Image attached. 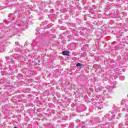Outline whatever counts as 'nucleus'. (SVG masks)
Instances as JSON below:
<instances>
[{"label":"nucleus","mask_w":128,"mask_h":128,"mask_svg":"<svg viewBox=\"0 0 128 128\" xmlns=\"http://www.w3.org/2000/svg\"><path fill=\"white\" fill-rule=\"evenodd\" d=\"M112 18H118V13H116V12H114V10H112V13L110 14V15Z\"/></svg>","instance_id":"obj_4"},{"label":"nucleus","mask_w":128,"mask_h":128,"mask_svg":"<svg viewBox=\"0 0 128 128\" xmlns=\"http://www.w3.org/2000/svg\"><path fill=\"white\" fill-rule=\"evenodd\" d=\"M42 24H45V26H46V24H48V22H43Z\"/></svg>","instance_id":"obj_24"},{"label":"nucleus","mask_w":128,"mask_h":128,"mask_svg":"<svg viewBox=\"0 0 128 128\" xmlns=\"http://www.w3.org/2000/svg\"><path fill=\"white\" fill-rule=\"evenodd\" d=\"M103 106H102V104H100L99 106H98L96 108V110H102V108Z\"/></svg>","instance_id":"obj_13"},{"label":"nucleus","mask_w":128,"mask_h":128,"mask_svg":"<svg viewBox=\"0 0 128 128\" xmlns=\"http://www.w3.org/2000/svg\"><path fill=\"white\" fill-rule=\"evenodd\" d=\"M70 128H74V124L70 123Z\"/></svg>","instance_id":"obj_15"},{"label":"nucleus","mask_w":128,"mask_h":128,"mask_svg":"<svg viewBox=\"0 0 128 128\" xmlns=\"http://www.w3.org/2000/svg\"><path fill=\"white\" fill-rule=\"evenodd\" d=\"M4 22H6L7 20H4Z\"/></svg>","instance_id":"obj_31"},{"label":"nucleus","mask_w":128,"mask_h":128,"mask_svg":"<svg viewBox=\"0 0 128 128\" xmlns=\"http://www.w3.org/2000/svg\"><path fill=\"white\" fill-rule=\"evenodd\" d=\"M36 30L37 32H38V29H36Z\"/></svg>","instance_id":"obj_35"},{"label":"nucleus","mask_w":128,"mask_h":128,"mask_svg":"<svg viewBox=\"0 0 128 128\" xmlns=\"http://www.w3.org/2000/svg\"><path fill=\"white\" fill-rule=\"evenodd\" d=\"M15 44H16V46H18V42H16Z\"/></svg>","instance_id":"obj_28"},{"label":"nucleus","mask_w":128,"mask_h":128,"mask_svg":"<svg viewBox=\"0 0 128 128\" xmlns=\"http://www.w3.org/2000/svg\"><path fill=\"white\" fill-rule=\"evenodd\" d=\"M88 45H85V46H84V48H88Z\"/></svg>","instance_id":"obj_29"},{"label":"nucleus","mask_w":128,"mask_h":128,"mask_svg":"<svg viewBox=\"0 0 128 128\" xmlns=\"http://www.w3.org/2000/svg\"><path fill=\"white\" fill-rule=\"evenodd\" d=\"M62 30H66V28L64 27Z\"/></svg>","instance_id":"obj_33"},{"label":"nucleus","mask_w":128,"mask_h":128,"mask_svg":"<svg viewBox=\"0 0 128 128\" xmlns=\"http://www.w3.org/2000/svg\"><path fill=\"white\" fill-rule=\"evenodd\" d=\"M56 6H60V2L59 1L56 2Z\"/></svg>","instance_id":"obj_20"},{"label":"nucleus","mask_w":128,"mask_h":128,"mask_svg":"<svg viewBox=\"0 0 128 128\" xmlns=\"http://www.w3.org/2000/svg\"><path fill=\"white\" fill-rule=\"evenodd\" d=\"M96 104H98V103H96Z\"/></svg>","instance_id":"obj_39"},{"label":"nucleus","mask_w":128,"mask_h":128,"mask_svg":"<svg viewBox=\"0 0 128 128\" xmlns=\"http://www.w3.org/2000/svg\"><path fill=\"white\" fill-rule=\"evenodd\" d=\"M4 52V46H0V52Z\"/></svg>","instance_id":"obj_12"},{"label":"nucleus","mask_w":128,"mask_h":128,"mask_svg":"<svg viewBox=\"0 0 128 128\" xmlns=\"http://www.w3.org/2000/svg\"><path fill=\"white\" fill-rule=\"evenodd\" d=\"M14 16V14H10L8 15V16L10 17V16Z\"/></svg>","instance_id":"obj_26"},{"label":"nucleus","mask_w":128,"mask_h":128,"mask_svg":"<svg viewBox=\"0 0 128 128\" xmlns=\"http://www.w3.org/2000/svg\"><path fill=\"white\" fill-rule=\"evenodd\" d=\"M36 45L37 46H40V42H36Z\"/></svg>","instance_id":"obj_23"},{"label":"nucleus","mask_w":128,"mask_h":128,"mask_svg":"<svg viewBox=\"0 0 128 128\" xmlns=\"http://www.w3.org/2000/svg\"><path fill=\"white\" fill-rule=\"evenodd\" d=\"M94 8V9L96 8V6H95V7Z\"/></svg>","instance_id":"obj_37"},{"label":"nucleus","mask_w":128,"mask_h":128,"mask_svg":"<svg viewBox=\"0 0 128 128\" xmlns=\"http://www.w3.org/2000/svg\"><path fill=\"white\" fill-rule=\"evenodd\" d=\"M86 34H88V29L86 28H81L80 34L84 36H86Z\"/></svg>","instance_id":"obj_3"},{"label":"nucleus","mask_w":128,"mask_h":128,"mask_svg":"<svg viewBox=\"0 0 128 128\" xmlns=\"http://www.w3.org/2000/svg\"><path fill=\"white\" fill-rule=\"evenodd\" d=\"M113 109L114 110V112L112 111L109 112L108 114H106L104 117L108 118H109L110 120V118H114V116H118L116 118H120V109L116 106H114Z\"/></svg>","instance_id":"obj_1"},{"label":"nucleus","mask_w":128,"mask_h":128,"mask_svg":"<svg viewBox=\"0 0 128 128\" xmlns=\"http://www.w3.org/2000/svg\"><path fill=\"white\" fill-rule=\"evenodd\" d=\"M112 90H114V86H109L108 88V90H105L103 92V94L105 96H106L107 98H108V92H112Z\"/></svg>","instance_id":"obj_2"},{"label":"nucleus","mask_w":128,"mask_h":128,"mask_svg":"<svg viewBox=\"0 0 128 128\" xmlns=\"http://www.w3.org/2000/svg\"><path fill=\"white\" fill-rule=\"evenodd\" d=\"M48 28H50V26H52V24H48Z\"/></svg>","instance_id":"obj_25"},{"label":"nucleus","mask_w":128,"mask_h":128,"mask_svg":"<svg viewBox=\"0 0 128 128\" xmlns=\"http://www.w3.org/2000/svg\"><path fill=\"white\" fill-rule=\"evenodd\" d=\"M10 72H12V70H10Z\"/></svg>","instance_id":"obj_38"},{"label":"nucleus","mask_w":128,"mask_h":128,"mask_svg":"<svg viewBox=\"0 0 128 128\" xmlns=\"http://www.w3.org/2000/svg\"><path fill=\"white\" fill-rule=\"evenodd\" d=\"M127 116H128V114H126V118H127Z\"/></svg>","instance_id":"obj_32"},{"label":"nucleus","mask_w":128,"mask_h":128,"mask_svg":"<svg viewBox=\"0 0 128 128\" xmlns=\"http://www.w3.org/2000/svg\"><path fill=\"white\" fill-rule=\"evenodd\" d=\"M62 54L63 56H70V51H68V50L63 51L62 52Z\"/></svg>","instance_id":"obj_6"},{"label":"nucleus","mask_w":128,"mask_h":128,"mask_svg":"<svg viewBox=\"0 0 128 128\" xmlns=\"http://www.w3.org/2000/svg\"><path fill=\"white\" fill-rule=\"evenodd\" d=\"M76 122H80V120H76Z\"/></svg>","instance_id":"obj_27"},{"label":"nucleus","mask_w":128,"mask_h":128,"mask_svg":"<svg viewBox=\"0 0 128 128\" xmlns=\"http://www.w3.org/2000/svg\"><path fill=\"white\" fill-rule=\"evenodd\" d=\"M21 10H18V8H16V11H14V12H20Z\"/></svg>","instance_id":"obj_22"},{"label":"nucleus","mask_w":128,"mask_h":128,"mask_svg":"<svg viewBox=\"0 0 128 128\" xmlns=\"http://www.w3.org/2000/svg\"><path fill=\"white\" fill-rule=\"evenodd\" d=\"M6 58L7 62H10H10H12V60H10V57L8 56L6 57Z\"/></svg>","instance_id":"obj_16"},{"label":"nucleus","mask_w":128,"mask_h":128,"mask_svg":"<svg viewBox=\"0 0 128 128\" xmlns=\"http://www.w3.org/2000/svg\"><path fill=\"white\" fill-rule=\"evenodd\" d=\"M126 100L124 99L122 100V104H126Z\"/></svg>","instance_id":"obj_19"},{"label":"nucleus","mask_w":128,"mask_h":128,"mask_svg":"<svg viewBox=\"0 0 128 128\" xmlns=\"http://www.w3.org/2000/svg\"><path fill=\"white\" fill-rule=\"evenodd\" d=\"M117 19H116V20L118 21V20H122V17L120 16H118L116 18Z\"/></svg>","instance_id":"obj_17"},{"label":"nucleus","mask_w":128,"mask_h":128,"mask_svg":"<svg viewBox=\"0 0 128 128\" xmlns=\"http://www.w3.org/2000/svg\"><path fill=\"white\" fill-rule=\"evenodd\" d=\"M86 128V126H83L82 128Z\"/></svg>","instance_id":"obj_30"},{"label":"nucleus","mask_w":128,"mask_h":128,"mask_svg":"<svg viewBox=\"0 0 128 128\" xmlns=\"http://www.w3.org/2000/svg\"><path fill=\"white\" fill-rule=\"evenodd\" d=\"M110 2H112L114 0H109Z\"/></svg>","instance_id":"obj_34"},{"label":"nucleus","mask_w":128,"mask_h":128,"mask_svg":"<svg viewBox=\"0 0 128 128\" xmlns=\"http://www.w3.org/2000/svg\"><path fill=\"white\" fill-rule=\"evenodd\" d=\"M76 66L77 68H84V65L80 63H77L76 64Z\"/></svg>","instance_id":"obj_5"},{"label":"nucleus","mask_w":128,"mask_h":128,"mask_svg":"<svg viewBox=\"0 0 128 128\" xmlns=\"http://www.w3.org/2000/svg\"><path fill=\"white\" fill-rule=\"evenodd\" d=\"M38 20H44V17L40 16Z\"/></svg>","instance_id":"obj_21"},{"label":"nucleus","mask_w":128,"mask_h":128,"mask_svg":"<svg viewBox=\"0 0 128 128\" xmlns=\"http://www.w3.org/2000/svg\"><path fill=\"white\" fill-rule=\"evenodd\" d=\"M0 82H1L2 84H8V79H2Z\"/></svg>","instance_id":"obj_8"},{"label":"nucleus","mask_w":128,"mask_h":128,"mask_svg":"<svg viewBox=\"0 0 128 128\" xmlns=\"http://www.w3.org/2000/svg\"><path fill=\"white\" fill-rule=\"evenodd\" d=\"M120 80H124V76H120L119 77Z\"/></svg>","instance_id":"obj_18"},{"label":"nucleus","mask_w":128,"mask_h":128,"mask_svg":"<svg viewBox=\"0 0 128 128\" xmlns=\"http://www.w3.org/2000/svg\"><path fill=\"white\" fill-rule=\"evenodd\" d=\"M13 50H12V51H13Z\"/></svg>","instance_id":"obj_40"},{"label":"nucleus","mask_w":128,"mask_h":128,"mask_svg":"<svg viewBox=\"0 0 128 128\" xmlns=\"http://www.w3.org/2000/svg\"><path fill=\"white\" fill-rule=\"evenodd\" d=\"M116 12H118V10H116Z\"/></svg>","instance_id":"obj_41"},{"label":"nucleus","mask_w":128,"mask_h":128,"mask_svg":"<svg viewBox=\"0 0 128 128\" xmlns=\"http://www.w3.org/2000/svg\"><path fill=\"white\" fill-rule=\"evenodd\" d=\"M102 90V88H98L96 89V92H98Z\"/></svg>","instance_id":"obj_14"},{"label":"nucleus","mask_w":128,"mask_h":128,"mask_svg":"<svg viewBox=\"0 0 128 128\" xmlns=\"http://www.w3.org/2000/svg\"><path fill=\"white\" fill-rule=\"evenodd\" d=\"M72 32L76 36H78V32L76 30H72Z\"/></svg>","instance_id":"obj_9"},{"label":"nucleus","mask_w":128,"mask_h":128,"mask_svg":"<svg viewBox=\"0 0 128 128\" xmlns=\"http://www.w3.org/2000/svg\"><path fill=\"white\" fill-rule=\"evenodd\" d=\"M12 102H14V100H12Z\"/></svg>","instance_id":"obj_36"},{"label":"nucleus","mask_w":128,"mask_h":128,"mask_svg":"<svg viewBox=\"0 0 128 128\" xmlns=\"http://www.w3.org/2000/svg\"><path fill=\"white\" fill-rule=\"evenodd\" d=\"M4 66H2V60H0V70H2Z\"/></svg>","instance_id":"obj_11"},{"label":"nucleus","mask_w":128,"mask_h":128,"mask_svg":"<svg viewBox=\"0 0 128 128\" xmlns=\"http://www.w3.org/2000/svg\"><path fill=\"white\" fill-rule=\"evenodd\" d=\"M16 78L18 80H22V74H18L16 76Z\"/></svg>","instance_id":"obj_10"},{"label":"nucleus","mask_w":128,"mask_h":128,"mask_svg":"<svg viewBox=\"0 0 128 128\" xmlns=\"http://www.w3.org/2000/svg\"><path fill=\"white\" fill-rule=\"evenodd\" d=\"M2 76H9V74H12V73L7 72H2Z\"/></svg>","instance_id":"obj_7"}]
</instances>
